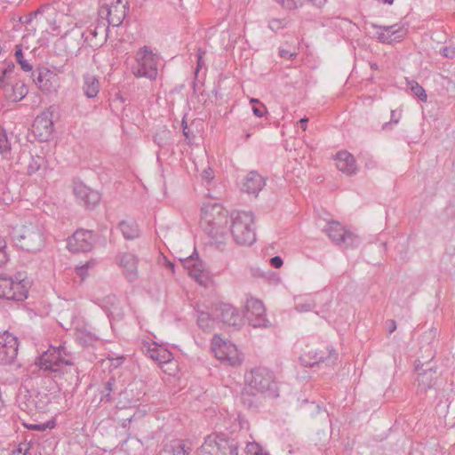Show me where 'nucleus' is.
Returning a JSON list of instances; mask_svg holds the SVG:
<instances>
[{
	"mask_svg": "<svg viewBox=\"0 0 455 455\" xmlns=\"http://www.w3.org/2000/svg\"><path fill=\"white\" fill-rule=\"evenodd\" d=\"M40 370L53 373V377H60L68 385H79L78 368L73 363V358L65 347H51L36 360Z\"/></svg>",
	"mask_w": 455,
	"mask_h": 455,
	"instance_id": "nucleus-1",
	"label": "nucleus"
},
{
	"mask_svg": "<svg viewBox=\"0 0 455 455\" xmlns=\"http://www.w3.org/2000/svg\"><path fill=\"white\" fill-rule=\"evenodd\" d=\"M10 236L14 244L23 251L36 253L45 243V236L41 226L31 221L12 228Z\"/></svg>",
	"mask_w": 455,
	"mask_h": 455,
	"instance_id": "nucleus-2",
	"label": "nucleus"
},
{
	"mask_svg": "<svg viewBox=\"0 0 455 455\" xmlns=\"http://www.w3.org/2000/svg\"><path fill=\"white\" fill-rule=\"evenodd\" d=\"M230 232L239 245H251L256 240L254 216L251 212L235 211L230 215Z\"/></svg>",
	"mask_w": 455,
	"mask_h": 455,
	"instance_id": "nucleus-3",
	"label": "nucleus"
},
{
	"mask_svg": "<svg viewBox=\"0 0 455 455\" xmlns=\"http://www.w3.org/2000/svg\"><path fill=\"white\" fill-rule=\"evenodd\" d=\"M245 384L262 394L265 397L276 398L279 396L278 384L274 373L267 368L251 369L244 375Z\"/></svg>",
	"mask_w": 455,
	"mask_h": 455,
	"instance_id": "nucleus-4",
	"label": "nucleus"
},
{
	"mask_svg": "<svg viewBox=\"0 0 455 455\" xmlns=\"http://www.w3.org/2000/svg\"><path fill=\"white\" fill-rule=\"evenodd\" d=\"M161 62L159 54L145 45L135 54V63L132 66V73L135 77L155 81L158 76V66Z\"/></svg>",
	"mask_w": 455,
	"mask_h": 455,
	"instance_id": "nucleus-5",
	"label": "nucleus"
},
{
	"mask_svg": "<svg viewBox=\"0 0 455 455\" xmlns=\"http://www.w3.org/2000/svg\"><path fill=\"white\" fill-rule=\"evenodd\" d=\"M0 89L6 100L19 102L26 97L28 89L24 82L18 78L14 63H8L0 76Z\"/></svg>",
	"mask_w": 455,
	"mask_h": 455,
	"instance_id": "nucleus-6",
	"label": "nucleus"
},
{
	"mask_svg": "<svg viewBox=\"0 0 455 455\" xmlns=\"http://www.w3.org/2000/svg\"><path fill=\"white\" fill-rule=\"evenodd\" d=\"M28 286L29 282L23 273L14 277L0 275V298L21 302L28 298Z\"/></svg>",
	"mask_w": 455,
	"mask_h": 455,
	"instance_id": "nucleus-7",
	"label": "nucleus"
},
{
	"mask_svg": "<svg viewBox=\"0 0 455 455\" xmlns=\"http://www.w3.org/2000/svg\"><path fill=\"white\" fill-rule=\"evenodd\" d=\"M199 455H238V444L226 434L213 433L205 438Z\"/></svg>",
	"mask_w": 455,
	"mask_h": 455,
	"instance_id": "nucleus-8",
	"label": "nucleus"
},
{
	"mask_svg": "<svg viewBox=\"0 0 455 455\" xmlns=\"http://www.w3.org/2000/svg\"><path fill=\"white\" fill-rule=\"evenodd\" d=\"M228 212L219 203L204 204L201 219L207 234H213L215 229L224 228L228 223Z\"/></svg>",
	"mask_w": 455,
	"mask_h": 455,
	"instance_id": "nucleus-9",
	"label": "nucleus"
},
{
	"mask_svg": "<svg viewBox=\"0 0 455 455\" xmlns=\"http://www.w3.org/2000/svg\"><path fill=\"white\" fill-rule=\"evenodd\" d=\"M323 231L331 242L339 248L353 249L358 247L361 243V238L356 234L346 228L337 220L328 221Z\"/></svg>",
	"mask_w": 455,
	"mask_h": 455,
	"instance_id": "nucleus-10",
	"label": "nucleus"
},
{
	"mask_svg": "<svg viewBox=\"0 0 455 455\" xmlns=\"http://www.w3.org/2000/svg\"><path fill=\"white\" fill-rule=\"evenodd\" d=\"M17 403L20 410L28 414L44 412L49 405L50 399L47 394L36 390H20L17 396Z\"/></svg>",
	"mask_w": 455,
	"mask_h": 455,
	"instance_id": "nucleus-11",
	"label": "nucleus"
},
{
	"mask_svg": "<svg viewBox=\"0 0 455 455\" xmlns=\"http://www.w3.org/2000/svg\"><path fill=\"white\" fill-rule=\"evenodd\" d=\"M127 10V3H124L123 0H116L110 5H102L98 12L102 28L108 30L109 26H120L126 17Z\"/></svg>",
	"mask_w": 455,
	"mask_h": 455,
	"instance_id": "nucleus-12",
	"label": "nucleus"
},
{
	"mask_svg": "<svg viewBox=\"0 0 455 455\" xmlns=\"http://www.w3.org/2000/svg\"><path fill=\"white\" fill-rule=\"evenodd\" d=\"M212 348L215 356L221 363L231 366L239 365L242 363V357L235 345L224 340L220 336L215 335L212 340Z\"/></svg>",
	"mask_w": 455,
	"mask_h": 455,
	"instance_id": "nucleus-13",
	"label": "nucleus"
},
{
	"mask_svg": "<svg viewBox=\"0 0 455 455\" xmlns=\"http://www.w3.org/2000/svg\"><path fill=\"white\" fill-rule=\"evenodd\" d=\"M97 240L96 234L88 229H77L68 238L67 247L72 252H87L94 246Z\"/></svg>",
	"mask_w": 455,
	"mask_h": 455,
	"instance_id": "nucleus-14",
	"label": "nucleus"
},
{
	"mask_svg": "<svg viewBox=\"0 0 455 455\" xmlns=\"http://www.w3.org/2000/svg\"><path fill=\"white\" fill-rule=\"evenodd\" d=\"M87 40H89V36L86 31L82 30V26H78L76 22L73 28L67 31L59 39L58 44L64 47L67 54L72 55L79 52L84 43Z\"/></svg>",
	"mask_w": 455,
	"mask_h": 455,
	"instance_id": "nucleus-15",
	"label": "nucleus"
},
{
	"mask_svg": "<svg viewBox=\"0 0 455 455\" xmlns=\"http://www.w3.org/2000/svg\"><path fill=\"white\" fill-rule=\"evenodd\" d=\"M338 357L339 355L334 348L326 347L323 349L310 350L300 359L306 366L313 367L320 364H324L325 366L334 365L338 361Z\"/></svg>",
	"mask_w": 455,
	"mask_h": 455,
	"instance_id": "nucleus-16",
	"label": "nucleus"
},
{
	"mask_svg": "<svg viewBox=\"0 0 455 455\" xmlns=\"http://www.w3.org/2000/svg\"><path fill=\"white\" fill-rule=\"evenodd\" d=\"M245 317L249 324L254 328L267 327L269 321L266 316V309L261 300L257 299H248L246 300Z\"/></svg>",
	"mask_w": 455,
	"mask_h": 455,
	"instance_id": "nucleus-17",
	"label": "nucleus"
},
{
	"mask_svg": "<svg viewBox=\"0 0 455 455\" xmlns=\"http://www.w3.org/2000/svg\"><path fill=\"white\" fill-rule=\"evenodd\" d=\"M371 27L376 29L374 36L383 44L399 42L408 32V28L403 23H396L391 26L371 24Z\"/></svg>",
	"mask_w": 455,
	"mask_h": 455,
	"instance_id": "nucleus-18",
	"label": "nucleus"
},
{
	"mask_svg": "<svg viewBox=\"0 0 455 455\" xmlns=\"http://www.w3.org/2000/svg\"><path fill=\"white\" fill-rule=\"evenodd\" d=\"M18 348L17 337L9 331L0 334V364H12L17 357Z\"/></svg>",
	"mask_w": 455,
	"mask_h": 455,
	"instance_id": "nucleus-19",
	"label": "nucleus"
},
{
	"mask_svg": "<svg viewBox=\"0 0 455 455\" xmlns=\"http://www.w3.org/2000/svg\"><path fill=\"white\" fill-rule=\"evenodd\" d=\"M73 192L76 199L87 209H93L100 203V194L80 180L73 181Z\"/></svg>",
	"mask_w": 455,
	"mask_h": 455,
	"instance_id": "nucleus-20",
	"label": "nucleus"
},
{
	"mask_svg": "<svg viewBox=\"0 0 455 455\" xmlns=\"http://www.w3.org/2000/svg\"><path fill=\"white\" fill-rule=\"evenodd\" d=\"M213 315L217 321L226 325L239 328L243 320L238 311L230 304L216 303L213 304Z\"/></svg>",
	"mask_w": 455,
	"mask_h": 455,
	"instance_id": "nucleus-21",
	"label": "nucleus"
},
{
	"mask_svg": "<svg viewBox=\"0 0 455 455\" xmlns=\"http://www.w3.org/2000/svg\"><path fill=\"white\" fill-rule=\"evenodd\" d=\"M53 127L52 114L51 112H43L38 115L32 124L33 133L40 141H47L51 138Z\"/></svg>",
	"mask_w": 455,
	"mask_h": 455,
	"instance_id": "nucleus-22",
	"label": "nucleus"
},
{
	"mask_svg": "<svg viewBox=\"0 0 455 455\" xmlns=\"http://www.w3.org/2000/svg\"><path fill=\"white\" fill-rule=\"evenodd\" d=\"M138 258L129 252L118 256V263L124 269V275L128 282L132 283L138 279Z\"/></svg>",
	"mask_w": 455,
	"mask_h": 455,
	"instance_id": "nucleus-23",
	"label": "nucleus"
},
{
	"mask_svg": "<svg viewBox=\"0 0 455 455\" xmlns=\"http://www.w3.org/2000/svg\"><path fill=\"white\" fill-rule=\"evenodd\" d=\"M32 77L38 88L44 92L56 91V75L47 68L38 69L36 73L32 72Z\"/></svg>",
	"mask_w": 455,
	"mask_h": 455,
	"instance_id": "nucleus-24",
	"label": "nucleus"
},
{
	"mask_svg": "<svg viewBox=\"0 0 455 455\" xmlns=\"http://www.w3.org/2000/svg\"><path fill=\"white\" fill-rule=\"evenodd\" d=\"M145 355L159 363H166L172 360V354L156 342H143L141 347Z\"/></svg>",
	"mask_w": 455,
	"mask_h": 455,
	"instance_id": "nucleus-25",
	"label": "nucleus"
},
{
	"mask_svg": "<svg viewBox=\"0 0 455 455\" xmlns=\"http://www.w3.org/2000/svg\"><path fill=\"white\" fill-rule=\"evenodd\" d=\"M337 168L347 176L356 174L358 167L356 161L352 154L347 150H340L336 154Z\"/></svg>",
	"mask_w": 455,
	"mask_h": 455,
	"instance_id": "nucleus-26",
	"label": "nucleus"
},
{
	"mask_svg": "<svg viewBox=\"0 0 455 455\" xmlns=\"http://www.w3.org/2000/svg\"><path fill=\"white\" fill-rule=\"evenodd\" d=\"M115 386L116 379L114 378H110L108 381L103 383L92 401V403H95L96 408L100 407L103 403H111L115 401V397L113 396Z\"/></svg>",
	"mask_w": 455,
	"mask_h": 455,
	"instance_id": "nucleus-27",
	"label": "nucleus"
},
{
	"mask_svg": "<svg viewBox=\"0 0 455 455\" xmlns=\"http://www.w3.org/2000/svg\"><path fill=\"white\" fill-rule=\"evenodd\" d=\"M16 164L20 165L27 164L23 171L30 176L42 167L44 164V158L40 156H33L30 153H23L19 156Z\"/></svg>",
	"mask_w": 455,
	"mask_h": 455,
	"instance_id": "nucleus-28",
	"label": "nucleus"
},
{
	"mask_svg": "<svg viewBox=\"0 0 455 455\" xmlns=\"http://www.w3.org/2000/svg\"><path fill=\"white\" fill-rule=\"evenodd\" d=\"M265 396L246 385L240 394L241 403L248 409H256L262 404Z\"/></svg>",
	"mask_w": 455,
	"mask_h": 455,
	"instance_id": "nucleus-29",
	"label": "nucleus"
},
{
	"mask_svg": "<svg viewBox=\"0 0 455 455\" xmlns=\"http://www.w3.org/2000/svg\"><path fill=\"white\" fill-rule=\"evenodd\" d=\"M265 186V180L257 172H250L243 182V191L257 196Z\"/></svg>",
	"mask_w": 455,
	"mask_h": 455,
	"instance_id": "nucleus-30",
	"label": "nucleus"
},
{
	"mask_svg": "<svg viewBox=\"0 0 455 455\" xmlns=\"http://www.w3.org/2000/svg\"><path fill=\"white\" fill-rule=\"evenodd\" d=\"M195 311L196 313L198 327L205 332L212 331L217 321L213 315V305L212 306V313L201 309L199 305L195 307Z\"/></svg>",
	"mask_w": 455,
	"mask_h": 455,
	"instance_id": "nucleus-31",
	"label": "nucleus"
},
{
	"mask_svg": "<svg viewBox=\"0 0 455 455\" xmlns=\"http://www.w3.org/2000/svg\"><path fill=\"white\" fill-rule=\"evenodd\" d=\"M83 91L84 95L91 99L95 98L100 92V81L99 79L91 74H85L83 76Z\"/></svg>",
	"mask_w": 455,
	"mask_h": 455,
	"instance_id": "nucleus-32",
	"label": "nucleus"
},
{
	"mask_svg": "<svg viewBox=\"0 0 455 455\" xmlns=\"http://www.w3.org/2000/svg\"><path fill=\"white\" fill-rule=\"evenodd\" d=\"M436 379V371L430 367L419 373L416 380L420 391H427L433 387Z\"/></svg>",
	"mask_w": 455,
	"mask_h": 455,
	"instance_id": "nucleus-33",
	"label": "nucleus"
},
{
	"mask_svg": "<svg viewBox=\"0 0 455 455\" xmlns=\"http://www.w3.org/2000/svg\"><path fill=\"white\" fill-rule=\"evenodd\" d=\"M189 452L190 448L186 447L182 441L174 440L165 444L158 455H188Z\"/></svg>",
	"mask_w": 455,
	"mask_h": 455,
	"instance_id": "nucleus-34",
	"label": "nucleus"
},
{
	"mask_svg": "<svg viewBox=\"0 0 455 455\" xmlns=\"http://www.w3.org/2000/svg\"><path fill=\"white\" fill-rule=\"evenodd\" d=\"M197 256V254L196 253ZM184 266L188 269L189 275L194 276L196 280H199L204 270V263L194 255L187 258L184 261Z\"/></svg>",
	"mask_w": 455,
	"mask_h": 455,
	"instance_id": "nucleus-35",
	"label": "nucleus"
},
{
	"mask_svg": "<svg viewBox=\"0 0 455 455\" xmlns=\"http://www.w3.org/2000/svg\"><path fill=\"white\" fill-rule=\"evenodd\" d=\"M118 228L124 237L127 240H132L140 235V229L137 223L133 220H122L118 224Z\"/></svg>",
	"mask_w": 455,
	"mask_h": 455,
	"instance_id": "nucleus-36",
	"label": "nucleus"
},
{
	"mask_svg": "<svg viewBox=\"0 0 455 455\" xmlns=\"http://www.w3.org/2000/svg\"><path fill=\"white\" fill-rule=\"evenodd\" d=\"M124 447L130 455H142L145 447L142 442L136 437H130L124 443Z\"/></svg>",
	"mask_w": 455,
	"mask_h": 455,
	"instance_id": "nucleus-37",
	"label": "nucleus"
},
{
	"mask_svg": "<svg viewBox=\"0 0 455 455\" xmlns=\"http://www.w3.org/2000/svg\"><path fill=\"white\" fill-rule=\"evenodd\" d=\"M212 238V243L219 251H224L226 245V235L224 228L215 229L213 234H208Z\"/></svg>",
	"mask_w": 455,
	"mask_h": 455,
	"instance_id": "nucleus-38",
	"label": "nucleus"
},
{
	"mask_svg": "<svg viewBox=\"0 0 455 455\" xmlns=\"http://www.w3.org/2000/svg\"><path fill=\"white\" fill-rule=\"evenodd\" d=\"M0 154L4 159L12 158V147L11 142L4 131L0 132Z\"/></svg>",
	"mask_w": 455,
	"mask_h": 455,
	"instance_id": "nucleus-39",
	"label": "nucleus"
},
{
	"mask_svg": "<svg viewBox=\"0 0 455 455\" xmlns=\"http://www.w3.org/2000/svg\"><path fill=\"white\" fill-rule=\"evenodd\" d=\"M408 85L412 93L422 102H426L427 95L425 89L416 81L408 82Z\"/></svg>",
	"mask_w": 455,
	"mask_h": 455,
	"instance_id": "nucleus-40",
	"label": "nucleus"
},
{
	"mask_svg": "<svg viewBox=\"0 0 455 455\" xmlns=\"http://www.w3.org/2000/svg\"><path fill=\"white\" fill-rule=\"evenodd\" d=\"M95 266L96 261L92 259L87 261L84 265L76 267L75 271L76 275L81 277L82 280H84L85 277L90 275V270H92Z\"/></svg>",
	"mask_w": 455,
	"mask_h": 455,
	"instance_id": "nucleus-41",
	"label": "nucleus"
},
{
	"mask_svg": "<svg viewBox=\"0 0 455 455\" xmlns=\"http://www.w3.org/2000/svg\"><path fill=\"white\" fill-rule=\"evenodd\" d=\"M16 61L20 65V68L27 72H30L33 67L27 60L24 59V55L21 49H17L15 52Z\"/></svg>",
	"mask_w": 455,
	"mask_h": 455,
	"instance_id": "nucleus-42",
	"label": "nucleus"
},
{
	"mask_svg": "<svg viewBox=\"0 0 455 455\" xmlns=\"http://www.w3.org/2000/svg\"><path fill=\"white\" fill-rule=\"evenodd\" d=\"M288 24V20L286 19H272L268 22V27L272 31H278L281 28H283Z\"/></svg>",
	"mask_w": 455,
	"mask_h": 455,
	"instance_id": "nucleus-43",
	"label": "nucleus"
},
{
	"mask_svg": "<svg viewBox=\"0 0 455 455\" xmlns=\"http://www.w3.org/2000/svg\"><path fill=\"white\" fill-rule=\"evenodd\" d=\"M6 242L0 236V267L4 266L8 261V254L6 251Z\"/></svg>",
	"mask_w": 455,
	"mask_h": 455,
	"instance_id": "nucleus-44",
	"label": "nucleus"
},
{
	"mask_svg": "<svg viewBox=\"0 0 455 455\" xmlns=\"http://www.w3.org/2000/svg\"><path fill=\"white\" fill-rule=\"evenodd\" d=\"M55 427V421L50 420L43 424H33L28 427V428L36 431H45L46 429H52Z\"/></svg>",
	"mask_w": 455,
	"mask_h": 455,
	"instance_id": "nucleus-45",
	"label": "nucleus"
},
{
	"mask_svg": "<svg viewBox=\"0 0 455 455\" xmlns=\"http://www.w3.org/2000/svg\"><path fill=\"white\" fill-rule=\"evenodd\" d=\"M204 54H205L204 50H203L202 48L197 49V52H196L197 65H196V75L199 72V69L204 66Z\"/></svg>",
	"mask_w": 455,
	"mask_h": 455,
	"instance_id": "nucleus-46",
	"label": "nucleus"
},
{
	"mask_svg": "<svg viewBox=\"0 0 455 455\" xmlns=\"http://www.w3.org/2000/svg\"><path fill=\"white\" fill-rule=\"evenodd\" d=\"M260 447L261 446H259V444L255 442L248 443L245 451L248 455H257V453L260 451Z\"/></svg>",
	"mask_w": 455,
	"mask_h": 455,
	"instance_id": "nucleus-47",
	"label": "nucleus"
},
{
	"mask_svg": "<svg viewBox=\"0 0 455 455\" xmlns=\"http://www.w3.org/2000/svg\"><path fill=\"white\" fill-rule=\"evenodd\" d=\"M401 115L399 113H396L395 110H391V118L389 122L385 123L382 125V129L386 130L390 124H396L399 122Z\"/></svg>",
	"mask_w": 455,
	"mask_h": 455,
	"instance_id": "nucleus-48",
	"label": "nucleus"
},
{
	"mask_svg": "<svg viewBox=\"0 0 455 455\" xmlns=\"http://www.w3.org/2000/svg\"><path fill=\"white\" fill-rule=\"evenodd\" d=\"M440 53L442 56L448 59L455 58V48L452 46H445L440 50Z\"/></svg>",
	"mask_w": 455,
	"mask_h": 455,
	"instance_id": "nucleus-49",
	"label": "nucleus"
},
{
	"mask_svg": "<svg viewBox=\"0 0 455 455\" xmlns=\"http://www.w3.org/2000/svg\"><path fill=\"white\" fill-rule=\"evenodd\" d=\"M252 112L258 117H262L265 113H267V108L263 104H259L258 106H252Z\"/></svg>",
	"mask_w": 455,
	"mask_h": 455,
	"instance_id": "nucleus-50",
	"label": "nucleus"
},
{
	"mask_svg": "<svg viewBox=\"0 0 455 455\" xmlns=\"http://www.w3.org/2000/svg\"><path fill=\"white\" fill-rule=\"evenodd\" d=\"M279 55L282 58L289 59V60H294L297 57L296 52H291L290 51L285 50V49H280Z\"/></svg>",
	"mask_w": 455,
	"mask_h": 455,
	"instance_id": "nucleus-51",
	"label": "nucleus"
},
{
	"mask_svg": "<svg viewBox=\"0 0 455 455\" xmlns=\"http://www.w3.org/2000/svg\"><path fill=\"white\" fill-rule=\"evenodd\" d=\"M283 264V260L280 256H275L270 259V265L275 268H280Z\"/></svg>",
	"mask_w": 455,
	"mask_h": 455,
	"instance_id": "nucleus-52",
	"label": "nucleus"
},
{
	"mask_svg": "<svg viewBox=\"0 0 455 455\" xmlns=\"http://www.w3.org/2000/svg\"><path fill=\"white\" fill-rule=\"evenodd\" d=\"M202 178L207 181H210L213 179V171L211 168H207L204 170L202 173Z\"/></svg>",
	"mask_w": 455,
	"mask_h": 455,
	"instance_id": "nucleus-53",
	"label": "nucleus"
},
{
	"mask_svg": "<svg viewBox=\"0 0 455 455\" xmlns=\"http://www.w3.org/2000/svg\"><path fill=\"white\" fill-rule=\"evenodd\" d=\"M386 326L389 334L393 333L396 330V323L393 319L387 320L386 322Z\"/></svg>",
	"mask_w": 455,
	"mask_h": 455,
	"instance_id": "nucleus-54",
	"label": "nucleus"
},
{
	"mask_svg": "<svg viewBox=\"0 0 455 455\" xmlns=\"http://www.w3.org/2000/svg\"><path fill=\"white\" fill-rule=\"evenodd\" d=\"M182 128H183V135L185 136V138L187 140H190L191 139L190 131H189V128H188L187 123L184 120L182 121Z\"/></svg>",
	"mask_w": 455,
	"mask_h": 455,
	"instance_id": "nucleus-55",
	"label": "nucleus"
},
{
	"mask_svg": "<svg viewBox=\"0 0 455 455\" xmlns=\"http://www.w3.org/2000/svg\"><path fill=\"white\" fill-rule=\"evenodd\" d=\"M447 90L455 92V76L453 78H447Z\"/></svg>",
	"mask_w": 455,
	"mask_h": 455,
	"instance_id": "nucleus-56",
	"label": "nucleus"
},
{
	"mask_svg": "<svg viewBox=\"0 0 455 455\" xmlns=\"http://www.w3.org/2000/svg\"><path fill=\"white\" fill-rule=\"evenodd\" d=\"M311 308V306L309 304H298L296 306V309L299 312H307L309 311Z\"/></svg>",
	"mask_w": 455,
	"mask_h": 455,
	"instance_id": "nucleus-57",
	"label": "nucleus"
},
{
	"mask_svg": "<svg viewBox=\"0 0 455 455\" xmlns=\"http://www.w3.org/2000/svg\"><path fill=\"white\" fill-rule=\"evenodd\" d=\"M102 27V24L99 21V24L98 26L94 28V29H90L89 30V35H87L88 36H92V37H96L97 35H98V28H101Z\"/></svg>",
	"mask_w": 455,
	"mask_h": 455,
	"instance_id": "nucleus-58",
	"label": "nucleus"
},
{
	"mask_svg": "<svg viewBox=\"0 0 455 455\" xmlns=\"http://www.w3.org/2000/svg\"><path fill=\"white\" fill-rule=\"evenodd\" d=\"M315 6L322 7L325 4L326 0H309Z\"/></svg>",
	"mask_w": 455,
	"mask_h": 455,
	"instance_id": "nucleus-59",
	"label": "nucleus"
},
{
	"mask_svg": "<svg viewBox=\"0 0 455 455\" xmlns=\"http://www.w3.org/2000/svg\"><path fill=\"white\" fill-rule=\"evenodd\" d=\"M307 122H308V118H307V117H303L299 121L300 127L302 128L303 131L307 130Z\"/></svg>",
	"mask_w": 455,
	"mask_h": 455,
	"instance_id": "nucleus-60",
	"label": "nucleus"
},
{
	"mask_svg": "<svg viewBox=\"0 0 455 455\" xmlns=\"http://www.w3.org/2000/svg\"><path fill=\"white\" fill-rule=\"evenodd\" d=\"M40 12L41 9H38L36 12L30 13L26 22H30L32 19L36 18Z\"/></svg>",
	"mask_w": 455,
	"mask_h": 455,
	"instance_id": "nucleus-61",
	"label": "nucleus"
},
{
	"mask_svg": "<svg viewBox=\"0 0 455 455\" xmlns=\"http://www.w3.org/2000/svg\"><path fill=\"white\" fill-rule=\"evenodd\" d=\"M65 64L64 65H61L60 67H54V68L59 72V73H64L65 72Z\"/></svg>",
	"mask_w": 455,
	"mask_h": 455,
	"instance_id": "nucleus-62",
	"label": "nucleus"
},
{
	"mask_svg": "<svg viewBox=\"0 0 455 455\" xmlns=\"http://www.w3.org/2000/svg\"><path fill=\"white\" fill-rule=\"evenodd\" d=\"M257 455H269L267 451H264L262 447H260V451L257 453Z\"/></svg>",
	"mask_w": 455,
	"mask_h": 455,
	"instance_id": "nucleus-63",
	"label": "nucleus"
},
{
	"mask_svg": "<svg viewBox=\"0 0 455 455\" xmlns=\"http://www.w3.org/2000/svg\"><path fill=\"white\" fill-rule=\"evenodd\" d=\"M250 102H251V104H260V103H259V100H257V99H254V98L251 99Z\"/></svg>",
	"mask_w": 455,
	"mask_h": 455,
	"instance_id": "nucleus-64",
	"label": "nucleus"
}]
</instances>
